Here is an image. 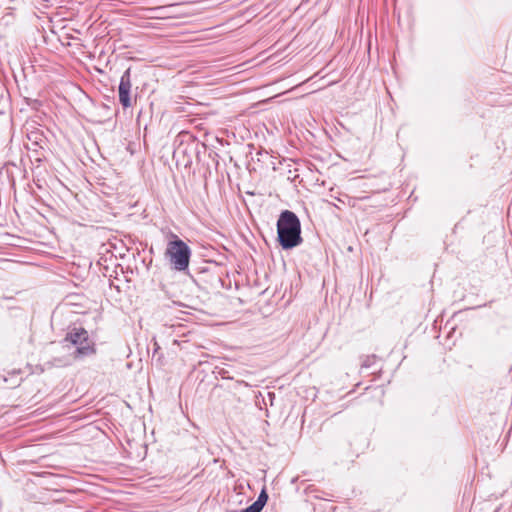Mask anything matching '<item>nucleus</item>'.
<instances>
[{"label": "nucleus", "mask_w": 512, "mask_h": 512, "mask_svg": "<svg viewBox=\"0 0 512 512\" xmlns=\"http://www.w3.org/2000/svg\"><path fill=\"white\" fill-rule=\"evenodd\" d=\"M277 240L283 250H290L303 242L301 236V223L298 216L290 211L284 210L277 220Z\"/></svg>", "instance_id": "1"}, {"label": "nucleus", "mask_w": 512, "mask_h": 512, "mask_svg": "<svg viewBox=\"0 0 512 512\" xmlns=\"http://www.w3.org/2000/svg\"><path fill=\"white\" fill-rule=\"evenodd\" d=\"M171 239L167 243L165 256L168 258L172 267L177 271H185L189 267L191 249L177 235L171 233Z\"/></svg>", "instance_id": "2"}, {"label": "nucleus", "mask_w": 512, "mask_h": 512, "mask_svg": "<svg viewBox=\"0 0 512 512\" xmlns=\"http://www.w3.org/2000/svg\"><path fill=\"white\" fill-rule=\"evenodd\" d=\"M64 341L76 346L73 352L74 359H81L96 353L94 343L89 339L88 332L84 328H74L67 333Z\"/></svg>", "instance_id": "3"}, {"label": "nucleus", "mask_w": 512, "mask_h": 512, "mask_svg": "<svg viewBox=\"0 0 512 512\" xmlns=\"http://www.w3.org/2000/svg\"><path fill=\"white\" fill-rule=\"evenodd\" d=\"M119 102L123 109H128L133 105L132 97V81H131V68L124 71L120 78L118 86Z\"/></svg>", "instance_id": "4"}, {"label": "nucleus", "mask_w": 512, "mask_h": 512, "mask_svg": "<svg viewBox=\"0 0 512 512\" xmlns=\"http://www.w3.org/2000/svg\"><path fill=\"white\" fill-rule=\"evenodd\" d=\"M268 501V494L266 492L265 489H262V491L260 492L257 500L255 501V503L261 508L263 509L265 504L267 503Z\"/></svg>", "instance_id": "5"}, {"label": "nucleus", "mask_w": 512, "mask_h": 512, "mask_svg": "<svg viewBox=\"0 0 512 512\" xmlns=\"http://www.w3.org/2000/svg\"><path fill=\"white\" fill-rule=\"evenodd\" d=\"M261 511H262V509L255 502H253L250 506L241 510L240 512H261Z\"/></svg>", "instance_id": "6"}, {"label": "nucleus", "mask_w": 512, "mask_h": 512, "mask_svg": "<svg viewBox=\"0 0 512 512\" xmlns=\"http://www.w3.org/2000/svg\"><path fill=\"white\" fill-rule=\"evenodd\" d=\"M368 364H369V361H366V363H364V366L368 367Z\"/></svg>", "instance_id": "7"}, {"label": "nucleus", "mask_w": 512, "mask_h": 512, "mask_svg": "<svg viewBox=\"0 0 512 512\" xmlns=\"http://www.w3.org/2000/svg\"><path fill=\"white\" fill-rule=\"evenodd\" d=\"M368 364H369V361H366V363H364V366L368 367Z\"/></svg>", "instance_id": "8"}]
</instances>
